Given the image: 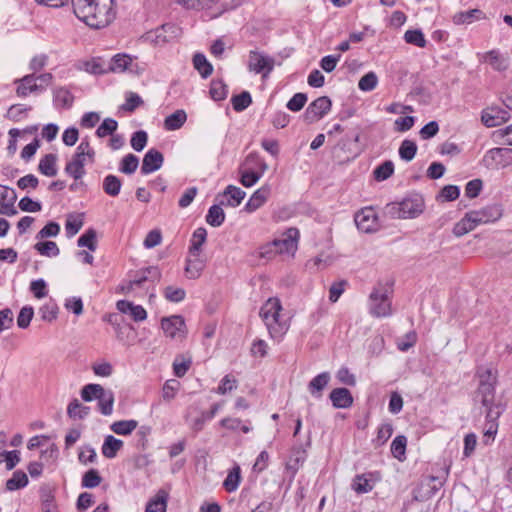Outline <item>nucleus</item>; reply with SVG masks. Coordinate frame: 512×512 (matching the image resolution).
<instances>
[{
  "instance_id": "obj_1",
  "label": "nucleus",
  "mask_w": 512,
  "mask_h": 512,
  "mask_svg": "<svg viewBox=\"0 0 512 512\" xmlns=\"http://www.w3.org/2000/svg\"><path fill=\"white\" fill-rule=\"evenodd\" d=\"M115 0H72L75 16L91 28L108 26L115 18Z\"/></svg>"
},
{
  "instance_id": "obj_2",
  "label": "nucleus",
  "mask_w": 512,
  "mask_h": 512,
  "mask_svg": "<svg viewBox=\"0 0 512 512\" xmlns=\"http://www.w3.org/2000/svg\"><path fill=\"white\" fill-rule=\"evenodd\" d=\"M281 302L278 298H269L260 309V317L263 319L270 336L273 339H281L289 329V324L281 320Z\"/></svg>"
},
{
  "instance_id": "obj_3",
  "label": "nucleus",
  "mask_w": 512,
  "mask_h": 512,
  "mask_svg": "<svg viewBox=\"0 0 512 512\" xmlns=\"http://www.w3.org/2000/svg\"><path fill=\"white\" fill-rule=\"evenodd\" d=\"M369 312L372 316L380 318L391 315V300L388 290L379 285L374 287L369 295Z\"/></svg>"
},
{
  "instance_id": "obj_4",
  "label": "nucleus",
  "mask_w": 512,
  "mask_h": 512,
  "mask_svg": "<svg viewBox=\"0 0 512 512\" xmlns=\"http://www.w3.org/2000/svg\"><path fill=\"white\" fill-rule=\"evenodd\" d=\"M387 207L389 213L398 218H413L423 212L424 202L420 196L416 195L399 203L389 204Z\"/></svg>"
},
{
  "instance_id": "obj_5",
  "label": "nucleus",
  "mask_w": 512,
  "mask_h": 512,
  "mask_svg": "<svg viewBox=\"0 0 512 512\" xmlns=\"http://www.w3.org/2000/svg\"><path fill=\"white\" fill-rule=\"evenodd\" d=\"M482 162L486 168L491 170L504 168L512 163V149L492 148L486 152Z\"/></svg>"
},
{
  "instance_id": "obj_6",
  "label": "nucleus",
  "mask_w": 512,
  "mask_h": 512,
  "mask_svg": "<svg viewBox=\"0 0 512 512\" xmlns=\"http://www.w3.org/2000/svg\"><path fill=\"white\" fill-rule=\"evenodd\" d=\"M161 328L164 334L171 339L182 340L186 334V325L182 316L173 315L161 320Z\"/></svg>"
},
{
  "instance_id": "obj_7",
  "label": "nucleus",
  "mask_w": 512,
  "mask_h": 512,
  "mask_svg": "<svg viewBox=\"0 0 512 512\" xmlns=\"http://www.w3.org/2000/svg\"><path fill=\"white\" fill-rule=\"evenodd\" d=\"M331 100L327 96L315 99L307 107L304 118L308 123H313L322 118L331 109Z\"/></svg>"
},
{
  "instance_id": "obj_8",
  "label": "nucleus",
  "mask_w": 512,
  "mask_h": 512,
  "mask_svg": "<svg viewBox=\"0 0 512 512\" xmlns=\"http://www.w3.org/2000/svg\"><path fill=\"white\" fill-rule=\"evenodd\" d=\"M468 213L478 226L499 220L502 216V208L498 204H492L479 210L469 211Z\"/></svg>"
},
{
  "instance_id": "obj_9",
  "label": "nucleus",
  "mask_w": 512,
  "mask_h": 512,
  "mask_svg": "<svg viewBox=\"0 0 512 512\" xmlns=\"http://www.w3.org/2000/svg\"><path fill=\"white\" fill-rule=\"evenodd\" d=\"M442 486L443 482L438 477L429 476L414 490V499L426 501L433 497Z\"/></svg>"
},
{
  "instance_id": "obj_10",
  "label": "nucleus",
  "mask_w": 512,
  "mask_h": 512,
  "mask_svg": "<svg viewBox=\"0 0 512 512\" xmlns=\"http://www.w3.org/2000/svg\"><path fill=\"white\" fill-rule=\"evenodd\" d=\"M377 214L371 207H365L355 214L354 221L359 230L365 233L376 231Z\"/></svg>"
},
{
  "instance_id": "obj_11",
  "label": "nucleus",
  "mask_w": 512,
  "mask_h": 512,
  "mask_svg": "<svg viewBox=\"0 0 512 512\" xmlns=\"http://www.w3.org/2000/svg\"><path fill=\"white\" fill-rule=\"evenodd\" d=\"M274 66V60L257 51H250L248 58V68L255 73L267 75Z\"/></svg>"
},
{
  "instance_id": "obj_12",
  "label": "nucleus",
  "mask_w": 512,
  "mask_h": 512,
  "mask_svg": "<svg viewBox=\"0 0 512 512\" xmlns=\"http://www.w3.org/2000/svg\"><path fill=\"white\" fill-rule=\"evenodd\" d=\"M298 238V229L290 228L285 233V237L283 239L273 240L272 245L275 247L278 254H293L297 250Z\"/></svg>"
},
{
  "instance_id": "obj_13",
  "label": "nucleus",
  "mask_w": 512,
  "mask_h": 512,
  "mask_svg": "<svg viewBox=\"0 0 512 512\" xmlns=\"http://www.w3.org/2000/svg\"><path fill=\"white\" fill-rule=\"evenodd\" d=\"M509 119V113L500 107H489L482 112L481 120L487 127H496Z\"/></svg>"
},
{
  "instance_id": "obj_14",
  "label": "nucleus",
  "mask_w": 512,
  "mask_h": 512,
  "mask_svg": "<svg viewBox=\"0 0 512 512\" xmlns=\"http://www.w3.org/2000/svg\"><path fill=\"white\" fill-rule=\"evenodd\" d=\"M164 162L163 154L157 149H149L143 157L141 173L144 175L155 172L161 168Z\"/></svg>"
},
{
  "instance_id": "obj_15",
  "label": "nucleus",
  "mask_w": 512,
  "mask_h": 512,
  "mask_svg": "<svg viewBox=\"0 0 512 512\" xmlns=\"http://www.w3.org/2000/svg\"><path fill=\"white\" fill-rule=\"evenodd\" d=\"M161 277V272L157 267L151 266L139 273V275L131 280L126 286H122V292L129 293L135 286H141L146 281H158Z\"/></svg>"
},
{
  "instance_id": "obj_16",
  "label": "nucleus",
  "mask_w": 512,
  "mask_h": 512,
  "mask_svg": "<svg viewBox=\"0 0 512 512\" xmlns=\"http://www.w3.org/2000/svg\"><path fill=\"white\" fill-rule=\"evenodd\" d=\"M117 309L124 314H129L136 322L143 321L147 318V312L141 305H135L127 300H119L116 303Z\"/></svg>"
},
{
  "instance_id": "obj_17",
  "label": "nucleus",
  "mask_w": 512,
  "mask_h": 512,
  "mask_svg": "<svg viewBox=\"0 0 512 512\" xmlns=\"http://www.w3.org/2000/svg\"><path fill=\"white\" fill-rule=\"evenodd\" d=\"M205 268V261L200 257V254L190 255L186 260L184 269L185 276L188 279H197L201 276Z\"/></svg>"
},
{
  "instance_id": "obj_18",
  "label": "nucleus",
  "mask_w": 512,
  "mask_h": 512,
  "mask_svg": "<svg viewBox=\"0 0 512 512\" xmlns=\"http://www.w3.org/2000/svg\"><path fill=\"white\" fill-rule=\"evenodd\" d=\"M269 195L270 187L267 185L262 186L252 194L244 207L245 211L249 213L254 212L267 201Z\"/></svg>"
},
{
  "instance_id": "obj_19",
  "label": "nucleus",
  "mask_w": 512,
  "mask_h": 512,
  "mask_svg": "<svg viewBox=\"0 0 512 512\" xmlns=\"http://www.w3.org/2000/svg\"><path fill=\"white\" fill-rule=\"evenodd\" d=\"M329 397L335 408H348L353 404V397L347 388H335Z\"/></svg>"
},
{
  "instance_id": "obj_20",
  "label": "nucleus",
  "mask_w": 512,
  "mask_h": 512,
  "mask_svg": "<svg viewBox=\"0 0 512 512\" xmlns=\"http://www.w3.org/2000/svg\"><path fill=\"white\" fill-rule=\"evenodd\" d=\"M168 499L169 493L165 489L158 490L148 501L145 512H166Z\"/></svg>"
},
{
  "instance_id": "obj_21",
  "label": "nucleus",
  "mask_w": 512,
  "mask_h": 512,
  "mask_svg": "<svg viewBox=\"0 0 512 512\" xmlns=\"http://www.w3.org/2000/svg\"><path fill=\"white\" fill-rule=\"evenodd\" d=\"M17 84L16 93L19 97H26L32 92H36L42 89L41 85L35 83V77L33 74L24 76L21 79L15 81Z\"/></svg>"
},
{
  "instance_id": "obj_22",
  "label": "nucleus",
  "mask_w": 512,
  "mask_h": 512,
  "mask_svg": "<svg viewBox=\"0 0 512 512\" xmlns=\"http://www.w3.org/2000/svg\"><path fill=\"white\" fill-rule=\"evenodd\" d=\"M222 196L227 198V201H220L221 205L237 207L245 198L246 193L239 187H236L234 185H228L224 190Z\"/></svg>"
},
{
  "instance_id": "obj_23",
  "label": "nucleus",
  "mask_w": 512,
  "mask_h": 512,
  "mask_svg": "<svg viewBox=\"0 0 512 512\" xmlns=\"http://www.w3.org/2000/svg\"><path fill=\"white\" fill-rule=\"evenodd\" d=\"M485 14L480 9H471L469 11L456 13L452 20L456 25L471 24L475 20L484 19Z\"/></svg>"
},
{
  "instance_id": "obj_24",
  "label": "nucleus",
  "mask_w": 512,
  "mask_h": 512,
  "mask_svg": "<svg viewBox=\"0 0 512 512\" xmlns=\"http://www.w3.org/2000/svg\"><path fill=\"white\" fill-rule=\"evenodd\" d=\"M123 447V441L115 438L112 435H108L104 439V443L102 445V454L108 458H115L118 451Z\"/></svg>"
},
{
  "instance_id": "obj_25",
  "label": "nucleus",
  "mask_w": 512,
  "mask_h": 512,
  "mask_svg": "<svg viewBox=\"0 0 512 512\" xmlns=\"http://www.w3.org/2000/svg\"><path fill=\"white\" fill-rule=\"evenodd\" d=\"M330 380V374L328 372H322L314 377L308 384L309 392L315 396L320 397L323 389L328 385Z\"/></svg>"
},
{
  "instance_id": "obj_26",
  "label": "nucleus",
  "mask_w": 512,
  "mask_h": 512,
  "mask_svg": "<svg viewBox=\"0 0 512 512\" xmlns=\"http://www.w3.org/2000/svg\"><path fill=\"white\" fill-rule=\"evenodd\" d=\"M187 120V114L184 110H176L164 120V128L168 131L180 129Z\"/></svg>"
},
{
  "instance_id": "obj_27",
  "label": "nucleus",
  "mask_w": 512,
  "mask_h": 512,
  "mask_svg": "<svg viewBox=\"0 0 512 512\" xmlns=\"http://www.w3.org/2000/svg\"><path fill=\"white\" fill-rule=\"evenodd\" d=\"M133 59L127 54H117L108 66V71L121 73L130 69Z\"/></svg>"
},
{
  "instance_id": "obj_28",
  "label": "nucleus",
  "mask_w": 512,
  "mask_h": 512,
  "mask_svg": "<svg viewBox=\"0 0 512 512\" xmlns=\"http://www.w3.org/2000/svg\"><path fill=\"white\" fill-rule=\"evenodd\" d=\"M484 61L489 63L493 69L504 71L508 68V59L503 57L497 50H491L484 55Z\"/></svg>"
},
{
  "instance_id": "obj_29",
  "label": "nucleus",
  "mask_w": 512,
  "mask_h": 512,
  "mask_svg": "<svg viewBox=\"0 0 512 512\" xmlns=\"http://www.w3.org/2000/svg\"><path fill=\"white\" fill-rule=\"evenodd\" d=\"M57 156L55 154H46L39 162V171L48 177H53L57 174L56 168Z\"/></svg>"
},
{
  "instance_id": "obj_30",
  "label": "nucleus",
  "mask_w": 512,
  "mask_h": 512,
  "mask_svg": "<svg viewBox=\"0 0 512 512\" xmlns=\"http://www.w3.org/2000/svg\"><path fill=\"white\" fill-rule=\"evenodd\" d=\"M241 481V469L239 465H235L228 473L223 482V487L227 492L237 490Z\"/></svg>"
},
{
  "instance_id": "obj_31",
  "label": "nucleus",
  "mask_w": 512,
  "mask_h": 512,
  "mask_svg": "<svg viewBox=\"0 0 512 512\" xmlns=\"http://www.w3.org/2000/svg\"><path fill=\"white\" fill-rule=\"evenodd\" d=\"M193 66L203 78H208L213 72V66L202 53H196L193 56Z\"/></svg>"
},
{
  "instance_id": "obj_32",
  "label": "nucleus",
  "mask_w": 512,
  "mask_h": 512,
  "mask_svg": "<svg viewBox=\"0 0 512 512\" xmlns=\"http://www.w3.org/2000/svg\"><path fill=\"white\" fill-rule=\"evenodd\" d=\"M138 426L136 420H120L111 424L110 429L117 435H130Z\"/></svg>"
},
{
  "instance_id": "obj_33",
  "label": "nucleus",
  "mask_w": 512,
  "mask_h": 512,
  "mask_svg": "<svg viewBox=\"0 0 512 512\" xmlns=\"http://www.w3.org/2000/svg\"><path fill=\"white\" fill-rule=\"evenodd\" d=\"M98 408L100 412L107 416L111 415L114 404V394L110 390H103L102 394L98 397Z\"/></svg>"
},
{
  "instance_id": "obj_34",
  "label": "nucleus",
  "mask_w": 512,
  "mask_h": 512,
  "mask_svg": "<svg viewBox=\"0 0 512 512\" xmlns=\"http://www.w3.org/2000/svg\"><path fill=\"white\" fill-rule=\"evenodd\" d=\"M121 186V179L115 175H107L103 180V190L107 195L111 197H116L119 195Z\"/></svg>"
},
{
  "instance_id": "obj_35",
  "label": "nucleus",
  "mask_w": 512,
  "mask_h": 512,
  "mask_svg": "<svg viewBox=\"0 0 512 512\" xmlns=\"http://www.w3.org/2000/svg\"><path fill=\"white\" fill-rule=\"evenodd\" d=\"M476 227H477V225L474 223L473 218H471V216L467 212L465 214V216L454 225L453 234L456 237H461V236L469 233Z\"/></svg>"
},
{
  "instance_id": "obj_36",
  "label": "nucleus",
  "mask_w": 512,
  "mask_h": 512,
  "mask_svg": "<svg viewBox=\"0 0 512 512\" xmlns=\"http://www.w3.org/2000/svg\"><path fill=\"white\" fill-rule=\"evenodd\" d=\"M206 237H207V231L205 228L200 227L194 231L192 240H191V245L189 247L190 255L200 254L201 246L206 241Z\"/></svg>"
},
{
  "instance_id": "obj_37",
  "label": "nucleus",
  "mask_w": 512,
  "mask_h": 512,
  "mask_svg": "<svg viewBox=\"0 0 512 512\" xmlns=\"http://www.w3.org/2000/svg\"><path fill=\"white\" fill-rule=\"evenodd\" d=\"M28 484V477L25 472L17 470L13 473L12 477L6 482V489L15 491L24 488Z\"/></svg>"
},
{
  "instance_id": "obj_38",
  "label": "nucleus",
  "mask_w": 512,
  "mask_h": 512,
  "mask_svg": "<svg viewBox=\"0 0 512 512\" xmlns=\"http://www.w3.org/2000/svg\"><path fill=\"white\" fill-rule=\"evenodd\" d=\"M90 412V408L81 404L77 399L72 400L67 407V414L70 418L84 419Z\"/></svg>"
},
{
  "instance_id": "obj_39",
  "label": "nucleus",
  "mask_w": 512,
  "mask_h": 512,
  "mask_svg": "<svg viewBox=\"0 0 512 512\" xmlns=\"http://www.w3.org/2000/svg\"><path fill=\"white\" fill-rule=\"evenodd\" d=\"M496 384L483 383L478 386V394L481 396V403L483 406H489L494 403Z\"/></svg>"
},
{
  "instance_id": "obj_40",
  "label": "nucleus",
  "mask_w": 512,
  "mask_h": 512,
  "mask_svg": "<svg viewBox=\"0 0 512 512\" xmlns=\"http://www.w3.org/2000/svg\"><path fill=\"white\" fill-rule=\"evenodd\" d=\"M225 220V213L220 205H213L209 208L206 221L213 227H219Z\"/></svg>"
},
{
  "instance_id": "obj_41",
  "label": "nucleus",
  "mask_w": 512,
  "mask_h": 512,
  "mask_svg": "<svg viewBox=\"0 0 512 512\" xmlns=\"http://www.w3.org/2000/svg\"><path fill=\"white\" fill-rule=\"evenodd\" d=\"M96 237V231L90 228L78 238L77 244L79 247H87L94 252L97 249Z\"/></svg>"
},
{
  "instance_id": "obj_42",
  "label": "nucleus",
  "mask_w": 512,
  "mask_h": 512,
  "mask_svg": "<svg viewBox=\"0 0 512 512\" xmlns=\"http://www.w3.org/2000/svg\"><path fill=\"white\" fill-rule=\"evenodd\" d=\"M407 445V438L404 435H398L391 443V453L392 455L402 461L405 457Z\"/></svg>"
},
{
  "instance_id": "obj_43",
  "label": "nucleus",
  "mask_w": 512,
  "mask_h": 512,
  "mask_svg": "<svg viewBox=\"0 0 512 512\" xmlns=\"http://www.w3.org/2000/svg\"><path fill=\"white\" fill-rule=\"evenodd\" d=\"M73 95L65 88H58L54 91V102L57 106L69 108L73 104Z\"/></svg>"
},
{
  "instance_id": "obj_44",
  "label": "nucleus",
  "mask_w": 512,
  "mask_h": 512,
  "mask_svg": "<svg viewBox=\"0 0 512 512\" xmlns=\"http://www.w3.org/2000/svg\"><path fill=\"white\" fill-rule=\"evenodd\" d=\"M139 165V159L134 154H127L120 162L119 170L124 174H133Z\"/></svg>"
},
{
  "instance_id": "obj_45",
  "label": "nucleus",
  "mask_w": 512,
  "mask_h": 512,
  "mask_svg": "<svg viewBox=\"0 0 512 512\" xmlns=\"http://www.w3.org/2000/svg\"><path fill=\"white\" fill-rule=\"evenodd\" d=\"M417 153V145L412 140L402 141L399 147V156L404 161H411Z\"/></svg>"
},
{
  "instance_id": "obj_46",
  "label": "nucleus",
  "mask_w": 512,
  "mask_h": 512,
  "mask_svg": "<svg viewBox=\"0 0 512 512\" xmlns=\"http://www.w3.org/2000/svg\"><path fill=\"white\" fill-rule=\"evenodd\" d=\"M239 173H240V183L244 186V187H252L253 185H255L259 179L262 177V173H257L255 171H252L250 169H244V168H240L239 169Z\"/></svg>"
},
{
  "instance_id": "obj_47",
  "label": "nucleus",
  "mask_w": 512,
  "mask_h": 512,
  "mask_svg": "<svg viewBox=\"0 0 512 512\" xmlns=\"http://www.w3.org/2000/svg\"><path fill=\"white\" fill-rule=\"evenodd\" d=\"M34 248L38 253L47 257L58 256L60 253L57 244L53 241L38 242Z\"/></svg>"
},
{
  "instance_id": "obj_48",
  "label": "nucleus",
  "mask_w": 512,
  "mask_h": 512,
  "mask_svg": "<svg viewBox=\"0 0 512 512\" xmlns=\"http://www.w3.org/2000/svg\"><path fill=\"white\" fill-rule=\"evenodd\" d=\"M103 390L104 387L100 384H87L81 390V397L84 401L90 402L94 399H98Z\"/></svg>"
},
{
  "instance_id": "obj_49",
  "label": "nucleus",
  "mask_w": 512,
  "mask_h": 512,
  "mask_svg": "<svg viewBox=\"0 0 512 512\" xmlns=\"http://www.w3.org/2000/svg\"><path fill=\"white\" fill-rule=\"evenodd\" d=\"M144 101L142 98L134 92H128L126 94L125 103L121 105V109L126 112H134L138 107L142 106Z\"/></svg>"
},
{
  "instance_id": "obj_50",
  "label": "nucleus",
  "mask_w": 512,
  "mask_h": 512,
  "mask_svg": "<svg viewBox=\"0 0 512 512\" xmlns=\"http://www.w3.org/2000/svg\"><path fill=\"white\" fill-rule=\"evenodd\" d=\"M394 172V164L392 161L387 160L375 168L373 175L377 181H384L388 179Z\"/></svg>"
},
{
  "instance_id": "obj_51",
  "label": "nucleus",
  "mask_w": 512,
  "mask_h": 512,
  "mask_svg": "<svg viewBox=\"0 0 512 512\" xmlns=\"http://www.w3.org/2000/svg\"><path fill=\"white\" fill-rule=\"evenodd\" d=\"M233 109L237 112L245 110L251 103L252 98L249 92L243 91L231 99Z\"/></svg>"
},
{
  "instance_id": "obj_52",
  "label": "nucleus",
  "mask_w": 512,
  "mask_h": 512,
  "mask_svg": "<svg viewBox=\"0 0 512 512\" xmlns=\"http://www.w3.org/2000/svg\"><path fill=\"white\" fill-rule=\"evenodd\" d=\"M404 39L408 44L415 45L420 48L426 46V40L421 30H407L404 34Z\"/></svg>"
},
{
  "instance_id": "obj_53",
  "label": "nucleus",
  "mask_w": 512,
  "mask_h": 512,
  "mask_svg": "<svg viewBox=\"0 0 512 512\" xmlns=\"http://www.w3.org/2000/svg\"><path fill=\"white\" fill-rule=\"evenodd\" d=\"M210 96L215 101L224 100L227 96V87L221 80H213L210 86Z\"/></svg>"
},
{
  "instance_id": "obj_54",
  "label": "nucleus",
  "mask_w": 512,
  "mask_h": 512,
  "mask_svg": "<svg viewBox=\"0 0 512 512\" xmlns=\"http://www.w3.org/2000/svg\"><path fill=\"white\" fill-rule=\"evenodd\" d=\"M118 127L116 120L112 118H106L96 130V135L99 138H104L108 135H112Z\"/></svg>"
},
{
  "instance_id": "obj_55",
  "label": "nucleus",
  "mask_w": 512,
  "mask_h": 512,
  "mask_svg": "<svg viewBox=\"0 0 512 512\" xmlns=\"http://www.w3.org/2000/svg\"><path fill=\"white\" fill-rule=\"evenodd\" d=\"M378 77L374 72H368L362 76L358 82V87L361 91H372L376 88Z\"/></svg>"
},
{
  "instance_id": "obj_56",
  "label": "nucleus",
  "mask_w": 512,
  "mask_h": 512,
  "mask_svg": "<svg viewBox=\"0 0 512 512\" xmlns=\"http://www.w3.org/2000/svg\"><path fill=\"white\" fill-rule=\"evenodd\" d=\"M186 292L183 288L167 286L164 289V297L170 302H181L184 300Z\"/></svg>"
},
{
  "instance_id": "obj_57",
  "label": "nucleus",
  "mask_w": 512,
  "mask_h": 512,
  "mask_svg": "<svg viewBox=\"0 0 512 512\" xmlns=\"http://www.w3.org/2000/svg\"><path fill=\"white\" fill-rule=\"evenodd\" d=\"M102 481L99 472L95 469H90L82 477V486L86 488L97 487Z\"/></svg>"
},
{
  "instance_id": "obj_58",
  "label": "nucleus",
  "mask_w": 512,
  "mask_h": 512,
  "mask_svg": "<svg viewBox=\"0 0 512 512\" xmlns=\"http://www.w3.org/2000/svg\"><path fill=\"white\" fill-rule=\"evenodd\" d=\"M65 172L75 180L81 179L86 173L83 162H74L72 160L67 163Z\"/></svg>"
},
{
  "instance_id": "obj_59",
  "label": "nucleus",
  "mask_w": 512,
  "mask_h": 512,
  "mask_svg": "<svg viewBox=\"0 0 512 512\" xmlns=\"http://www.w3.org/2000/svg\"><path fill=\"white\" fill-rule=\"evenodd\" d=\"M352 487L358 494L367 493L373 489L370 480L364 474L355 477Z\"/></svg>"
},
{
  "instance_id": "obj_60",
  "label": "nucleus",
  "mask_w": 512,
  "mask_h": 512,
  "mask_svg": "<svg viewBox=\"0 0 512 512\" xmlns=\"http://www.w3.org/2000/svg\"><path fill=\"white\" fill-rule=\"evenodd\" d=\"M34 310L30 306H24L17 317V325L21 329H26L33 318Z\"/></svg>"
},
{
  "instance_id": "obj_61",
  "label": "nucleus",
  "mask_w": 512,
  "mask_h": 512,
  "mask_svg": "<svg viewBox=\"0 0 512 512\" xmlns=\"http://www.w3.org/2000/svg\"><path fill=\"white\" fill-rule=\"evenodd\" d=\"M147 140H148L147 133L143 130H139V131H136L135 133H133L130 143H131L132 148L135 151L140 152L145 148V146L147 144Z\"/></svg>"
},
{
  "instance_id": "obj_62",
  "label": "nucleus",
  "mask_w": 512,
  "mask_h": 512,
  "mask_svg": "<svg viewBox=\"0 0 512 512\" xmlns=\"http://www.w3.org/2000/svg\"><path fill=\"white\" fill-rule=\"evenodd\" d=\"M83 69L94 75H100L108 72V68H104L100 59H92L83 63Z\"/></svg>"
},
{
  "instance_id": "obj_63",
  "label": "nucleus",
  "mask_w": 512,
  "mask_h": 512,
  "mask_svg": "<svg viewBox=\"0 0 512 512\" xmlns=\"http://www.w3.org/2000/svg\"><path fill=\"white\" fill-rule=\"evenodd\" d=\"M479 384H497V370L492 367L482 368L478 372Z\"/></svg>"
},
{
  "instance_id": "obj_64",
  "label": "nucleus",
  "mask_w": 512,
  "mask_h": 512,
  "mask_svg": "<svg viewBox=\"0 0 512 512\" xmlns=\"http://www.w3.org/2000/svg\"><path fill=\"white\" fill-rule=\"evenodd\" d=\"M60 232V226L56 222L47 223L38 233L37 239H44L48 237H56Z\"/></svg>"
}]
</instances>
